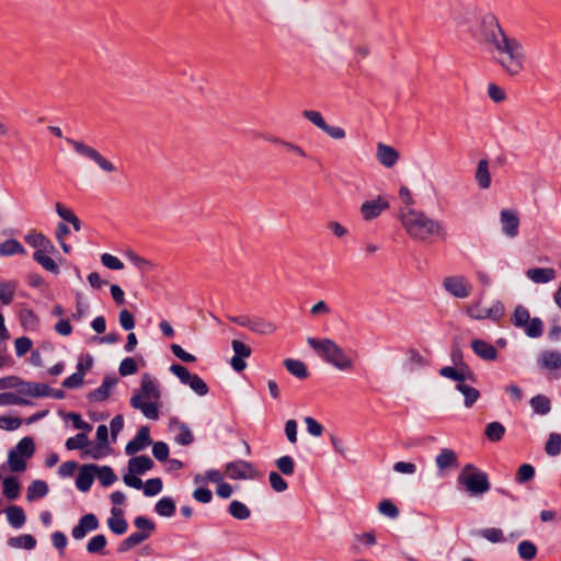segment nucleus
Masks as SVG:
<instances>
[{
  "mask_svg": "<svg viewBox=\"0 0 561 561\" xmlns=\"http://www.w3.org/2000/svg\"><path fill=\"white\" fill-rule=\"evenodd\" d=\"M484 434L489 440L500 442L505 434V427L502 423L494 421L486 425Z\"/></svg>",
  "mask_w": 561,
  "mask_h": 561,
  "instance_id": "nucleus-44",
  "label": "nucleus"
},
{
  "mask_svg": "<svg viewBox=\"0 0 561 561\" xmlns=\"http://www.w3.org/2000/svg\"><path fill=\"white\" fill-rule=\"evenodd\" d=\"M151 444L150 430L148 426H141L136 436L129 440L125 447V453L128 456H133L140 450H144L148 445Z\"/></svg>",
  "mask_w": 561,
  "mask_h": 561,
  "instance_id": "nucleus-16",
  "label": "nucleus"
},
{
  "mask_svg": "<svg viewBox=\"0 0 561 561\" xmlns=\"http://www.w3.org/2000/svg\"><path fill=\"white\" fill-rule=\"evenodd\" d=\"M531 409L539 415H546L551 411V401L545 394H537L529 401Z\"/></svg>",
  "mask_w": 561,
  "mask_h": 561,
  "instance_id": "nucleus-33",
  "label": "nucleus"
},
{
  "mask_svg": "<svg viewBox=\"0 0 561 561\" xmlns=\"http://www.w3.org/2000/svg\"><path fill=\"white\" fill-rule=\"evenodd\" d=\"M48 491L49 489L45 481L35 480L27 488L26 499L27 501H34L44 497L48 494Z\"/></svg>",
  "mask_w": 561,
  "mask_h": 561,
  "instance_id": "nucleus-34",
  "label": "nucleus"
},
{
  "mask_svg": "<svg viewBox=\"0 0 561 561\" xmlns=\"http://www.w3.org/2000/svg\"><path fill=\"white\" fill-rule=\"evenodd\" d=\"M502 232L508 238H515L518 234L519 218L514 209H502L500 213Z\"/></svg>",
  "mask_w": 561,
  "mask_h": 561,
  "instance_id": "nucleus-14",
  "label": "nucleus"
},
{
  "mask_svg": "<svg viewBox=\"0 0 561 561\" xmlns=\"http://www.w3.org/2000/svg\"><path fill=\"white\" fill-rule=\"evenodd\" d=\"M435 465L440 470H449L458 467V456L456 451L449 448H443L435 457Z\"/></svg>",
  "mask_w": 561,
  "mask_h": 561,
  "instance_id": "nucleus-22",
  "label": "nucleus"
},
{
  "mask_svg": "<svg viewBox=\"0 0 561 561\" xmlns=\"http://www.w3.org/2000/svg\"><path fill=\"white\" fill-rule=\"evenodd\" d=\"M457 483L463 485L470 496L477 497L482 496L491 489L488 473L472 463L462 467L457 477Z\"/></svg>",
  "mask_w": 561,
  "mask_h": 561,
  "instance_id": "nucleus-4",
  "label": "nucleus"
},
{
  "mask_svg": "<svg viewBox=\"0 0 561 561\" xmlns=\"http://www.w3.org/2000/svg\"><path fill=\"white\" fill-rule=\"evenodd\" d=\"M95 474L103 486L112 485L117 479L114 470L110 466H98Z\"/></svg>",
  "mask_w": 561,
  "mask_h": 561,
  "instance_id": "nucleus-42",
  "label": "nucleus"
},
{
  "mask_svg": "<svg viewBox=\"0 0 561 561\" xmlns=\"http://www.w3.org/2000/svg\"><path fill=\"white\" fill-rule=\"evenodd\" d=\"M378 511L380 514L392 519L399 516L398 507L390 500H382L378 505Z\"/></svg>",
  "mask_w": 561,
  "mask_h": 561,
  "instance_id": "nucleus-54",
  "label": "nucleus"
},
{
  "mask_svg": "<svg viewBox=\"0 0 561 561\" xmlns=\"http://www.w3.org/2000/svg\"><path fill=\"white\" fill-rule=\"evenodd\" d=\"M101 262L105 267H107L110 270L124 268L123 262L118 257H116L112 254H108V253H104L101 255Z\"/></svg>",
  "mask_w": 561,
  "mask_h": 561,
  "instance_id": "nucleus-64",
  "label": "nucleus"
},
{
  "mask_svg": "<svg viewBox=\"0 0 561 561\" xmlns=\"http://www.w3.org/2000/svg\"><path fill=\"white\" fill-rule=\"evenodd\" d=\"M175 511V502L170 496L161 497L154 505V512L162 517H172Z\"/></svg>",
  "mask_w": 561,
  "mask_h": 561,
  "instance_id": "nucleus-31",
  "label": "nucleus"
},
{
  "mask_svg": "<svg viewBox=\"0 0 561 561\" xmlns=\"http://www.w3.org/2000/svg\"><path fill=\"white\" fill-rule=\"evenodd\" d=\"M517 552L520 559L525 561H530L537 554V547L530 540H523L517 546Z\"/></svg>",
  "mask_w": 561,
  "mask_h": 561,
  "instance_id": "nucleus-45",
  "label": "nucleus"
},
{
  "mask_svg": "<svg viewBox=\"0 0 561 561\" xmlns=\"http://www.w3.org/2000/svg\"><path fill=\"white\" fill-rule=\"evenodd\" d=\"M14 345L16 356L21 357L31 351L33 342L27 336H21L15 340Z\"/></svg>",
  "mask_w": 561,
  "mask_h": 561,
  "instance_id": "nucleus-63",
  "label": "nucleus"
},
{
  "mask_svg": "<svg viewBox=\"0 0 561 561\" xmlns=\"http://www.w3.org/2000/svg\"><path fill=\"white\" fill-rule=\"evenodd\" d=\"M276 325L272 322H268L264 320L263 318L253 317L252 323L250 327V331L262 334V335H268L275 332Z\"/></svg>",
  "mask_w": 561,
  "mask_h": 561,
  "instance_id": "nucleus-36",
  "label": "nucleus"
},
{
  "mask_svg": "<svg viewBox=\"0 0 561 561\" xmlns=\"http://www.w3.org/2000/svg\"><path fill=\"white\" fill-rule=\"evenodd\" d=\"M21 485L15 477H7L3 480V495L9 500H15L20 495Z\"/></svg>",
  "mask_w": 561,
  "mask_h": 561,
  "instance_id": "nucleus-38",
  "label": "nucleus"
},
{
  "mask_svg": "<svg viewBox=\"0 0 561 561\" xmlns=\"http://www.w3.org/2000/svg\"><path fill=\"white\" fill-rule=\"evenodd\" d=\"M515 328L523 329L525 334L530 339H538L543 333V322L540 318H530L528 309L522 305H517L511 318Z\"/></svg>",
  "mask_w": 561,
  "mask_h": 561,
  "instance_id": "nucleus-5",
  "label": "nucleus"
},
{
  "mask_svg": "<svg viewBox=\"0 0 561 561\" xmlns=\"http://www.w3.org/2000/svg\"><path fill=\"white\" fill-rule=\"evenodd\" d=\"M134 525L138 531L131 533L118 546L119 552H126L133 547L147 540L156 530V524L145 516H137L134 519Z\"/></svg>",
  "mask_w": 561,
  "mask_h": 561,
  "instance_id": "nucleus-6",
  "label": "nucleus"
},
{
  "mask_svg": "<svg viewBox=\"0 0 561 561\" xmlns=\"http://www.w3.org/2000/svg\"><path fill=\"white\" fill-rule=\"evenodd\" d=\"M89 445V438L85 433H79L66 440V448L68 450L81 449Z\"/></svg>",
  "mask_w": 561,
  "mask_h": 561,
  "instance_id": "nucleus-50",
  "label": "nucleus"
},
{
  "mask_svg": "<svg viewBox=\"0 0 561 561\" xmlns=\"http://www.w3.org/2000/svg\"><path fill=\"white\" fill-rule=\"evenodd\" d=\"M476 180L479 186L486 190L491 185V176L489 172V162L485 159H481L478 163L476 171Z\"/></svg>",
  "mask_w": 561,
  "mask_h": 561,
  "instance_id": "nucleus-32",
  "label": "nucleus"
},
{
  "mask_svg": "<svg viewBox=\"0 0 561 561\" xmlns=\"http://www.w3.org/2000/svg\"><path fill=\"white\" fill-rule=\"evenodd\" d=\"M178 430L179 434L175 436V442L179 445L188 446L194 442V435L185 423H180Z\"/></svg>",
  "mask_w": 561,
  "mask_h": 561,
  "instance_id": "nucleus-49",
  "label": "nucleus"
},
{
  "mask_svg": "<svg viewBox=\"0 0 561 561\" xmlns=\"http://www.w3.org/2000/svg\"><path fill=\"white\" fill-rule=\"evenodd\" d=\"M439 375L444 378L457 381V383L462 381L477 382V376L469 365H462L461 368L456 366H445L439 369Z\"/></svg>",
  "mask_w": 561,
  "mask_h": 561,
  "instance_id": "nucleus-11",
  "label": "nucleus"
},
{
  "mask_svg": "<svg viewBox=\"0 0 561 561\" xmlns=\"http://www.w3.org/2000/svg\"><path fill=\"white\" fill-rule=\"evenodd\" d=\"M66 142L69 144L73 150L81 157H85L95 162L101 170L107 173L116 171V167L106 158H104L98 150L85 145L83 141L76 140L72 138H65Z\"/></svg>",
  "mask_w": 561,
  "mask_h": 561,
  "instance_id": "nucleus-7",
  "label": "nucleus"
},
{
  "mask_svg": "<svg viewBox=\"0 0 561 561\" xmlns=\"http://www.w3.org/2000/svg\"><path fill=\"white\" fill-rule=\"evenodd\" d=\"M98 465L87 463L80 468V471L76 479V486L81 492H88L94 481L95 470Z\"/></svg>",
  "mask_w": 561,
  "mask_h": 561,
  "instance_id": "nucleus-18",
  "label": "nucleus"
},
{
  "mask_svg": "<svg viewBox=\"0 0 561 561\" xmlns=\"http://www.w3.org/2000/svg\"><path fill=\"white\" fill-rule=\"evenodd\" d=\"M307 343L325 363L335 368L340 370H351L353 368L352 359L333 340L308 337Z\"/></svg>",
  "mask_w": 561,
  "mask_h": 561,
  "instance_id": "nucleus-3",
  "label": "nucleus"
},
{
  "mask_svg": "<svg viewBox=\"0 0 561 561\" xmlns=\"http://www.w3.org/2000/svg\"><path fill=\"white\" fill-rule=\"evenodd\" d=\"M8 523L15 529H20L26 522L24 510L18 505H11L5 510Z\"/></svg>",
  "mask_w": 561,
  "mask_h": 561,
  "instance_id": "nucleus-27",
  "label": "nucleus"
},
{
  "mask_svg": "<svg viewBox=\"0 0 561 561\" xmlns=\"http://www.w3.org/2000/svg\"><path fill=\"white\" fill-rule=\"evenodd\" d=\"M284 365L286 369L299 379H306L308 377L307 366L304 362L293 358H287L284 360Z\"/></svg>",
  "mask_w": 561,
  "mask_h": 561,
  "instance_id": "nucleus-35",
  "label": "nucleus"
},
{
  "mask_svg": "<svg viewBox=\"0 0 561 561\" xmlns=\"http://www.w3.org/2000/svg\"><path fill=\"white\" fill-rule=\"evenodd\" d=\"M473 37L506 73L517 76L524 70L525 50L522 43L505 33L495 14L481 16Z\"/></svg>",
  "mask_w": 561,
  "mask_h": 561,
  "instance_id": "nucleus-1",
  "label": "nucleus"
},
{
  "mask_svg": "<svg viewBox=\"0 0 561 561\" xmlns=\"http://www.w3.org/2000/svg\"><path fill=\"white\" fill-rule=\"evenodd\" d=\"M135 393H140L142 396V400H158L160 398L159 387L156 380L149 374H144L140 389Z\"/></svg>",
  "mask_w": 561,
  "mask_h": 561,
  "instance_id": "nucleus-21",
  "label": "nucleus"
},
{
  "mask_svg": "<svg viewBox=\"0 0 561 561\" xmlns=\"http://www.w3.org/2000/svg\"><path fill=\"white\" fill-rule=\"evenodd\" d=\"M228 513L238 520H245L251 516L250 508L242 502L233 500L228 506Z\"/></svg>",
  "mask_w": 561,
  "mask_h": 561,
  "instance_id": "nucleus-37",
  "label": "nucleus"
},
{
  "mask_svg": "<svg viewBox=\"0 0 561 561\" xmlns=\"http://www.w3.org/2000/svg\"><path fill=\"white\" fill-rule=\"evenodd\" d=\"M100 527L98 517L93 513L83 515L78 524L72 528L71 536L75 540H82L88 533L96 530Z\"/></svg>",
  "mask_w": 561,
  "mask_h": 561,
  "instance_id": "nucleus-12",
  "label": "nucleus"
},
{
  "mask_svg": "<svg viewBox=\"0 0 561 561\" xmlns=\"http://www.w3.org/2000/svg\"><path fill=\"white\" fill-rule=\"evenodd\" d=\"M277 469L285 476H291L295 472V461L290 456H282L276 460Z\"/></svg>",
  "mask_w": 561,
  "mask_h": 561,
  "instance_id": "nucleus-52",
  "label": "nucleus"
},
{
  "mask_svg": "<svg viewBox=\"0 0 561 561\" xmlns=\"http://www.w3.org/2000/svg\"><path fill=\"white\" fill-rule=\"evenodd\" d=\"M539 363L547 369L561 368V353L557 351H545L540 354Z\"/></svg>",
  "mask_w": 561,
  "mask_h": 561,
  "instance_id": "nucleus-30",
  "label": "nucleus"
},
{
  "mask_svg": "<svg viewBox=\"0 0 561 561\" xmlns=\"http://www.w3.org/2000/svg\"><path fill=\"white\" fill-rule=\"evenodd\" d=\"M23 458L16 455V451H9L8 461L12 471L21 472L25 470L26 463Z\"/></svg>",
  "mask_w": 561,
  "mask_h": 561,
  "instance_id": "nucleus-58",
  "label": "nucleus"
},
{
  "mask_svg": "<svg viewBox=\"0 0 561 561\" xmlns=\"http://www.w3.org/2000/svg\"><path fill=\"white\" fill-rule=\"evenodd\" d=\"M187 386H190V388L201 397L206 396L209 391L207 383L196 374H193Z\"/></svg>",
  "mask_w": 561,
  "mask_h": 561,
  "instance_id": "nucleus-51",
  "label": "nucleus"
},
{
  "mask_svg": "<svg viewBox=\"0 0 561 561\" xmlns=\"http://www.w3.org/2000/svg\"><path fill=\"white\" fill-rule=\"evenodd\" d=\"M388 208L389 203L381 196H378L375 199L364 202L360 206V214L364 220L370 221L379 217Z\"/></svg>",
  "mask_w": 561,
  "mask_h": 561,
  "instance_id": "nucleus-13",
  "label": "nucleus"
},
{
  "mask_svg": "<svg viewBox=\"0 0 561 561\" xmlns=\"http://www.w3.org/2000/svg\"><path fill=\"white\" fill-rule=\"evenodd\" d=\"M163 483L160 478L148 479L145 483L142 482V490L145 496H154L162 491Z\"/></svg>",
  "mask_w": 561,
  "mask_h": 561,
  "instance_id": "nucleus-48",
  "label": "nucleus"
},
{
  "mask_svg": "<svg viewBox=\"0 0 561 561\" xmlns=\"http://www.w3.org/2000/svg\"><path fill=\"white\" fill-rule=\"evenodd\" d=\"M302 116L316 125L318 128L322 130L324 128L327 122L324 121L322 114L318 111L313 110H305L302 111Z\"/></svg>",
  "mask_w": 561,
  "mask_h": 561,
  "instance_id": "nucleus-59",
  "label": "nucleus"
},
{
  "mask_svg": "<svg viewBox=\"0 0 561 561\" xmlns=\"http://www.w3.org/2000/svg\"><path fill=\"white\" fill-rule=\"evenodd\" d=\"M526 275L536 284H546L556 278V271L551 267H534L527 270Z\"/></svg>",
  "mask_w": 561,
  "mask_h": 561,
  "instance_id": "nucleus-26",
  "label": "nucleus"
},
{
  "mask_svg": "<svg viewBox=\"0 0 561 561\" xmlns=\"http://www.w3.org/2000/svg\"><path fill=\"white\" fill-rule=\"evenodd\" d=\"M33 260L37 262L44 270L57 275L60 270L56 262L48 255L43 254L42 252H34Z\"/></svg>",
  "mask_w": 561,
  "mask_h": 561,
  "instance_id": "nucleus-41",
  "label": "nucleus"
},
{
  "mask_svg": "<svg viewBox=\"0 0 561 561\" xmlns=\"http://www.w3.org/2000/svg\"><path fill=\"white\" fill-rule=\"evenodd\" d=\"M443 286L456 298H467L472 290L471 284L463 276H448L444 279Z\"/></svg>",
  "mask_w": 561,
  "mask_h": 561,
  "instance_id": "nucleus-10",
  "label": "nucleus"
},
{
  "mask_svg": "<svg viewBox=\"0 0 561 561\" xmlns=\"http://www.w3.org/2000/svg\"><path fill=\"white\" fill-rule=\"evenodd\" d=\"M21 324L25 329H34L38 323V318L31 309H23L20 312Z\"/></svg>",
  "mask_w": 561,
  "mask_h": 561,
  "instance_id": "nucleus-53",
  "label": "nucleus"
},
{
  "mask_svg": "<svg viewBox=\"0 0 561 561\" xmlns=\"http://www.w3.org/2000/svg\"><path fill=\"white\" fill-rule=\"evenodd\" d=\"M401 222L409 236L420 241H427L434 236L445 237V229L440 221L410 207L401 210Z\"/></svg>",
  "mask_w": 561,
  "mask_h": 561,
  "instance_id": "nucleus-2",
  "label": "nucleus"
},
{
  "mask_svg": "<svg viewBox=\"0 0 561 561\" xmlns=\"http://www.w3.org/2000/svg\"><path fill=\"white\" fill-rule=\"evenodd\" d=\"M535 477V468L529 463L522 465L516 474V481L518 483H525L530 481Z\"/></svg>",
  "mask_w": 561,
  "mask_h": 561,
  "instance_id": "nucleus-55",
  "label": "nucleus"
},
{
  "mask_svg": "<svg viewBox=\"0 0 561 561\" xmlns=\"http://www.w3.org/2000/svg\"><path fill=\"white\" fill-rule=\"evenodd\" d=\"M123 510L118 507H112L111 510V517L107 519V526L115 535H123L127 531L128 523L123 517Z\"/></svg>",
  "mask_w": 561,
  "mask_h": 561,
  "instance_id": "nucleus-23",
  "label": "nucleus"
},
{
  "mask_svg": "<svg viewBox=\"0 0 561 561\" xmlns=\"http://www.w3.org/2000/svg\"><path fill=\"white\" fill-rule=\"evenodd\" d=\"M25 241L32 248H35V252H42L43 254H56L57 249L54 243L41 232H30L25 236Z\"/></svg>",
  "mask_w": 561,
  "mask_h": 561,
  "instance_id": "nucleus-15",
  "label": "nucleus"
},
{
  "mask_svg": "<svg viewBox=\"0 0 561 561\" xmlns=\"http://www.w3.org/2000/svg\"><path fill=\"white\" fill-rule=\"evenodd\" d=\"M170 371L175 375L183 385H187L193 376V374H191L184 366L180 364H172L170 366Z\"/></svg>",
  "mask_w": 561,
  "mask_h": 561,
  "instance_id": "nucleus-61",
  "label": "nucleus"
},
{
  "mask_svg": "<svg viewBox=\"0 0 561 561\" xmlns=\"http://www.w3.org/2000/svg\"><path fill=\"white\" fill-rule=\"evenodd\" d=\"M36 539L30 534H23L8 539V545L14 549L33 550L36 547Z\"/></svg>",
  "mask_w": 561,
  "mask_h": 561,
  "instance_id": "nucleus-28",
  "label": "nucleus"
},
{
  "mask_svg": "<svg viewBox=\"0 0 561 561\" xmlns=\"http://www.w3.org/2000/svg\"><path fill=\"white\" fill-rule=\"evenodd\" d=\"M481 536L490 542L497 543L504 540L503 531L500 528H484Z\"/></svg>",
  "mask_w": 561,
  "mask_h": 561,
  "instance_id": "nucleus-60",
  "label": "nucleus"
},
{
  "mask_svg": "<svg viewBox=\"0 0 561 561\" xmlns=\"http://www.w3.org/2000/svg\"><path fill=\"white\" fill-rule=\"evenodd\" d=\"M107 539L103 534L93 536L87 543V551L91 554H104Z\"/></svg>",
  "mask_w": 561,
  "mask_h": 561,
  "instance_id": "nucleus-40",
  "label": "nucleus"
},
{
  "mask_svg": "<svg viewBox=\"0 0 561 561\" xmlns=\"http://www.w3.org/2000/svg\"><path fill=\"white\" fill-rule=\"evenodd\" d=\"M117 382L118 378L116 376L106 375L102 381V385L88 394V400L90 402L105 401L110 397L111 389L115 387Z\"/></svg>",
  "mask_w": 561,
  "mask_h": 561,
  "instance_id": "nucleus-17",
  "label": "nucleus"
},
{
  "mask_svg": "<svg viewBox=\"0 0 561 561\" xmlns=\"http://www.w3.org/2000/svg\"><path fill=\"white\" fill-rule=\"evenodd\" d=\"M378 161L386 168H392L399 160L398 151L388 145L378 144L377 146Z\"/></svg>",
  "mask_w": 561,
  "mask_h": 561,
  "instance_id": "nucleus-24",
  "label": "nucleus"
},
{
  "mask_svg": "<svg viewBox=\"0 0 561 561\" xmlns=\"http://www.w3.org/2000/svg\"><path fill=\"white\" fill-rule=\"evenodd\" d=\"M225 473L232 480L254 479L256 477L253 465L245 460H236L226 463Z\"/></svg>",
  "mask_w": 561,
  "mask_h": 561,
  "instance_id": "nucleus-8",
  "label": "nucleus"
},
{
  "mask_svg": "<svg viewBox=\"0 0 561 561\" xmlns=\"http://www.w3.org/2000/svg\"><path fill=\"white\" fill-rule=\"evenodd\" d=\"M130 405L142 412V414L149 420L159 419V409L156 402H145L140 393H134L130 398Z\"/></svg>",
  "mask_w": 561,
  "mask_h": 561,
  "instance_id": "nucleus-19",
  "label": "nucleus"
},
{
  "mask_svg": "<svg viewBox=\"0 0 561 561\" xmlns=\"http://www.w3.org/2000/svg\"><path fill=\"white\" fill-rule=\"evenodd\" d=\"M456 389L465 397L463 404L466 408H471L480 398V391L465 381L456 385Z\"/></svg>",
  "mask_w": 561,
  "mask_h": 561,
  "instance_id": "nucleus-29",
  "label": "nucleus"
},
{
  "mask_svg": "<svg viewBox=\"0 0 561 561\" xmlns=\"http://www.w3.org/2000/svg\"><path fill=\"white\" fill-rule=\"evenodd\" d=\"M154 467L153 460L146 455L136 456L128 460V470L130 473L144 474Z\"/></svg>",
  "mask_w": 561,
  "mask_h": 561,
  "instance_id": "nucleus-25",
  "label": "nucleus"
},
{
  "mask_svg": "<svg viewBox=\"0 0 561 561\" xmlns=\"http://www.w3.org/2000/svg\"><path fill=\"white\" fill-rule=\"evenodd\" d=\"M268 481H270V484L271 486L276 491V492H284L287 490L288 488V484L287 482L282 478V476L276 472V471H272L268 476Z\"/></svg>",
  "mask_w": 561,
  "mask_h": 561,
  "instance_id": "nucleus-62",
  "label": "nucleus"
},
{
  "mask_svg": "<svg viewBox=\"0 0 561 561\" xmlns=\"http://www.w3.org/2000/svg\"><path fill=\"white\" fill-rule=\"evenodd\" d=\"M170 449L167 443L156 442L152 445V455L158 461H165L169 458Z\"/></svg>",
  "mask_w": 561,
  "mask_h": 561,
  "instance_id": "nucleus-57",
  "label": "nucleus"
},
{
  "mask_svg": "<svg viewBox=\"0 0 561 561\" xmlns=\"http://www.w3.org/2000/svg\"><path fill=\"white\" fill-rule=\"evenodd\" d=\"M546 453L556 457L561 454V435L558 433H551L545 446Z\"/></svg>",
  "mask_w": 561,
  "mask_h": 561,
  "instance_id": "nucleus-47",
  "label": "nucleus"
},
{
  "mask_svg": "<svg viewBox=\"0 0 561 561\" xmlns=\"http://www.w3.org/2000/svg\"><path fill=\"white\" fill-rule=\"evenodd\" d=\"M10 451H16V455L24 458H31L35 451V445L33 438L26 436L19 440L14 449Z\"/></svg>",
  "mask_w": 561,
  "mask_h": 561,
  "instance_id": "nucleus-39",
  "label": "nucleus"
},
{
  "mask_svg": "<svg viewBox=\"0 0 561 561\" xmlns=\"http://www.w3.org/2000/svg\"><path fill=\"white\" fill-rule=\"evenodd\" d=\"M471 348L473 353L483 360H494L497 357L496 348L484 340H472Z\"/></svg>",
  "mask_w": 561,
  "mask_h": 561,
  "instance_id": "nucleus-20",
  "label": "nucleus"
},
{
  "mask_svg": "<svg viewBox=\"0 0 561 561\" xmlns=\"http://www.w3.org/2000/svg\"><path fill=\"white\" fill-rule=\"evenodd\" d=\"M16 283L14 282H0V301L8 306L14 298Z\"/></svg>",
  "mask_w": 561,
  "mask_h": 561,
  "instance_id": "nucleus-46",
  "label": "nucleus"
},
{
  "mask_svg": "<svg viewBox=\"0 0 561 561\" xmlns=\"http://www.w3.org/2000/svg\"><path fill=\"white\" fill-rule=\"evenodd\" d=\"M25 253V249L23 245L15 239L5 240L0 244V255H14V254H23Z\"/></svg>",
  "mask_w": 561,
  "mask_h": 561,
  "instance_id": "nucleus-43",
  "label": "nucleus"
},
{
  "mask_svg": "<svg viewBox=\"0 0 561 561\" xmlns=\"http://www.w3.org/2000/svg\"><path fill=\"white\" fill-rule=\"evenodd\" d=\"M137 369L135 359L133 357H126L121 362L118 373L121 376L126 377L137 373Z\"/></svg>",
  "mask_w": 561,
  "mask_h": 561,
  "instance_id": "nucleus-56",
  "label": "nucleus"
},
{
  "mask_svg": "<svg viewBox=\"0 0 561 561\" xmlns=\"http://www.w3.org/2000/svg\"><path fill=\"white\" fill-rule=\"evenodd\" d=\"M467 314L474 320L492 319L500 320L504 316V306L501 301H495L490 308H481L473 305L467 308Z\"/></svg>",
  "mask_w": 561,
  "mask_h": 561,
  "instance_id": "nucleus-9",
  "label": "nucleus"
}]
</instances>
